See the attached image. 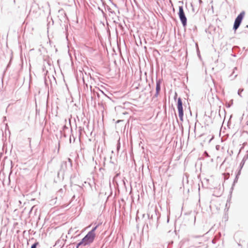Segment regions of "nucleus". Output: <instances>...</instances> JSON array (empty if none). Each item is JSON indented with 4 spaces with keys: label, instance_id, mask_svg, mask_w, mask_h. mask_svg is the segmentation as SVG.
<instances>
[{
    "label": "nucleus",
    "instance_id": "f257e3e1",
    "mask_svg": "<svg viewBox=\"0 0 248 248\" xmlns=\"http://www.w3.org/2000/svg\"><path fill=\"white\" fill-rule=\"evenodd\" d=\"M95 234H93L92 232H88L86 235L82 239L80 242V244L85 246L88 245H90L94 240Z\"/></svg>",
    "mask_w": 248,
    "mask_h": 248
},
{
    "label": "nucleus",
    "instance_id": "f03ea898",
    "mask_svg": "<svg viewBox=\"0 0 248 248\" xmlns=\"http://www.w3.org/2000/svg\"><path fill=\"white\" fill-rule=\"evenodd\" d=\"M245 12H244V11L242 12L236 18L235 21H234V25H233V29L235 30H237L238 28V27H239V26L241 23V21L245 16Z\"/></svg>",
    "mask_w": 248,
    "mask_h": 248
},
{
    "label": "nucleus",
    "instance_id": "7ed1b4c3",
    "mask_svg": "<svg viewBox=\"0 0 248 248\" xmlns=\"http://www.w3.org/2000/svg\"><path fill=\"white\" fill-rule=\"evenodd\" d=\"M178 14L183 25L185 26L186 24L187 20L184 12L183 6H179Z\"/></svg>",
    "mask_w": 248,
    "mask_h": 248
},
{
    "label": "nucleus",
    "instance_id": "20e7f679",
    "mask_svg": "<svg viewBox=\"0 0 248 248\" xmlns=\"http://www.w3.org/2000/svg\"><path fill=\"white\" fill-rule=\"evenodd\" d=\"M177 109L178 110L179 117L180 118V119L181 121H183L184 112H183V106H182V101L180 98H179L178 99Z\"/></svg>",
    "mask_w": 248,
    "mask_h": 248
},
{
    "label": "nucleus",
    "instance_id": "39448f33",
    "mask_svg": "<svg viewBox=\"0 0 248 248\" xmlns=\"http://www.w3.org/2000/svg\"><path fill=\"white\" fill-rule=\"evenodd\" d=\"M160 90V81H157L156 82V93H158Z\"/></svg>",
    "mask_w": 248,
    "mask_h": 248
},
{
    "label": "nucleus",
    "instance_id": "423d86ee",
    "mask_svg": "<svg viewBox=\"0 0 248 248\" xmlns=\"http://www.w3.org/2000/svg\"><path fill=\"white\" fill-rule=\"evenodd\" d=\"M98 226H96L94 228H93L90 232H92V233L93 234H95V231L96 230V229H97Z\"/></svg>",
    "mask_w": 248,
    "mask_h": 248
},
{
    "label": "nucleus",
    "instance_id": "0eeeda50",
    "mask_svg": "<svg viewBox=\"0 0 248 248\" xmlns=\"http://www.w3.org/2000/svg\"><path fill=\"white\" fill-rule=\"evenodd\" d=\"M39 245V243L38 242L35 243L31 246V248H36V247Z\"/></svg>",
    "mask_w": 248,
    "mask_h": 248
}]
</instances>
